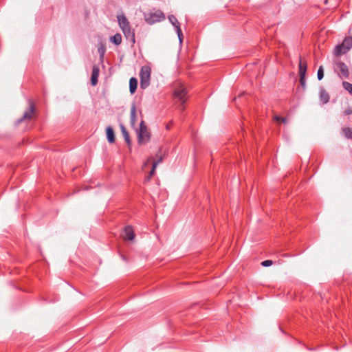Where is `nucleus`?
I'll use <instances>...</instances> for the list:
<instances>
[{
    "mask_svg": "<svg viewBox=\"0 0 352 352\" xmlns=\"http://www.w3.org/2000/svg\"><path fill=\"white\" fill-rule=\"evenodd\" d=\"M138 142L139 144H144L150 140L151 133L145 124L144 120L140 124V129L137 131Z\"/></svg>",
    "mask_w": 352,
    "mask_h": 352,
    "instance_id": "nucleus-1",
    "label": "nucleus"
},
{
    "mask_svg": "<svg viewBox=\"0 0 352 352\" xmlns=\"http://www.w3.org/2000/svg\"><path fill=\"white\" fill-rule=\"evenodd\" d=\"M151 69L148 66H144L140 69V87L142 89L147 88L150 85Z\"/></svg>",
    "mask_w": 352,
    "mask_h": 352,
    "instance_id": "nucleus-2",
    "label": "nucleus"
},
{
    "mask_svg": "<svg viewBox=\"0 0 352 352\" xmlns=\"http://www.w3.org/2000/svg\"><path fill=\"white\" fill-rule=\"evenodd\" d=\"M186 94L187 91L186 88L182 85L176 87L173 91L174 99L178 100L179 102H181L182 106H183L187 100ZM184 109V107H182V109L183 110Z\"/></svg>",
    "mask_w": 352,
    "mask_h": 352,
    "instance_id": "nucleus-3",
    "label": "nucleus"
},
{
    "mask_svg": "<svg viewBox=\"0 0 352 352\" xmlns=\"http://www.w3.org/2000/svg\"><path fill=\"white\" fill-rule=\"evenodd\" d=\"M28 109L24 112L23 116L16 121V124H19L23 121L30 120L35 114V104L32 100H28Z\"/></svg>",
    "mask_w": 352,
    "mask_h": 352,
    "instance_id": "nucleus-4",
    "label": "nucleus"
},
{
    "mask_svg": "<svg viewBox=\"0 0 352 352\" xmlns=\"http://www.w3.org/2000/svg\"><path fill=\"white\" fill-rule=\"evenodd\" d=\"M164 19V14L160 10H157L155 12H151L147 16H146L145 20L148 23L153 24L156 22L161 21Z\"/></svg>",
    "mask_w": 352,
    "mask_h": 352,
    "instance_id": "nucleus-5",
    "label": "nucleus"
},
{
    "mask_svg": "<svg viewBox=\"0 0 352 352\" xmlns=\"http://www.w3.org/2000/svg\"><path fill=\"white\" fill-rule=\"evenodd\" d=\"M336 69L338 71L339 75L348 78L349 76V72L347 65L341 61L336 63Z\"/></svg>",
    "mask_w": 352,
    "mask_h": 352,
    "instance_id": "nucleus-6",
    "label": "nucleus"
},
{
    "mask_svg": "<svg viewBox=\"0 0 352 352\" xmlns=\"http://www.w3.org/2000/svg\"><path fill=\"white\" fill-rule=\"evenodd\" d=\"M124 36L126 39L131 41V43H135V38L134 30L131 28L130 25L122 28Z\"/></svg>",
    "mask_w": 352,
    "mask_h": 352,
    "instance_id": "nucleus-7",
    "label": "nucleus"
},
{
    "mask_svg": "<svg viewBox=\"0 0 352 352\" xmlns=\"http://www.w3.org/2000/svg\"><path fill=\"white\" fill-rule=\"evenodd\" d=\"M100 69L97 65H94L92 68V73L91 76V85L96 86L98 83V79L99 76Z\"/></svg>",
    "mask_w": 352,
    "mask_h": 352,
    "instance_id": "nucleus-8",
    "label": "nucleus"
},
{
    "mask_svg": "<svg viewBox=\"0 0 352 352\" xmlns=\"http://www.w3.org/2000/svg\"><path fill=\"white\" fill-rule=\"evenodd\" d=\"M122 237L125 240L131 241L135 237L134 231L131 226H126L125 227L123 233H122Z\"/></svg>",
    "mask_w": 352,
    "mask_h": 352,
    "instance_id": "nucleus-9",
    "label": "nucleus"
},
{
    "mask_svg": "<svg viewBox=\"0 0 352 352\" xmlns=\"http://www.w3.org/2000/svg\"><path fill=\"white\" fill-rule=\"evenodd\" d=\"M319 97H320V100L323 104H327L329 101V98H330L329 94L323 87H321L320 89Z\"/></svg>",
    "mask_w": 352,
    "mask_h": 352,
    "instance_id": "nucleus-10",
    "label": "nucleus"
},
{
    "mask_svg": "<svg viewBox=\"0 0 352 352\" xmlns=\"http://www.w3.org/2000/svg\"><path fill=\"white\" fill-rule=\"evenodd\" d=\"M107 138L109 143H113L115 142V134L113 128L109 126L106 129Z\"/></svg>",
    "mask_w": 352,
    "mask_h": 352,
    "instance_id": "nucleus-11",
    "label": "nucleus"
},
{
    "mask_svg": "<svg viewBox=\"0 0 352 352\" xmlns=\"http://www.w3.org/2000/svg\"><path fill=\"white\" fill-rule=\"evenodd\" d=\"M307 69V65L306 61H303L301 58H300L299 61V76H305Z\"/></svg>",
    "mask_w": 352,
    "mask_h": 352,
    "instance_id": "nucleus-12",
    "label": "nucleus"
},
{
    "mask_svg": "<svg viewBox=\"0 0 352 352\" xmlns=\"http://www.w3.org/2000/svg\"><path fill=\"white\" fill-rule=\"evenodd\" d=\"M137 116H136V107L135 104H133L131 107V124L134 126L136 122Z\"/></svg>",
    "mask_w": 352,
    "mask_h": 352,
    "instance_id": "nucleus-13",
    "label": "nucleus"
},
{
    "mask_svg": "<svg viewBox=\"0 0 352 352\" xmlns=\"http://www.w3.org/2000/svg\"><path fill=\"white\" fill-rule=\"evenodd\" d=\"M163 157L162 156L160 157L156 161H155L153 157L151 156L148 157L146 162L144 163L143 165V168L145 169L149 164H156V166H157V165L161 163Z\"/></svg>",
    "mask_w": 352,
    "mask_h": 352,
    "instance_id": "nucleus-14",
    "label": "nucleus"
},
{
    "mask_svg": "<svg viewBox=\"0 0 352 352\" xmlns=\"http://www.w3.org/2000/svg\"><path fill=\"white\" fill-rule=\"evenodd\" d=\"M118 21L121 28L130 25L128 19L124 15L118 16Z\"/></svg>",
    "mask_w": 352,
    "mask_h": 352,
    "instance_id": "nucleus-15",
    "label": "nucleus"
},
{
    "mask_svg": "<svg viewBox=\"0 0 352 352\" xmlns=\"http://www.w3.org/2000/svg\"><path fill=\"white\" fill-rule=\"evenodd\" d=\"M120 129L125 142L128 145H130L131 144V140L130 139L128 131L123 124H120Z\"/></svg>",
    "mask_w": 352,
    "mask_h": 352,
    "instance_id": "nucleus-16",
    "label": "nucleus"
},
{
    "mask_svg": "<svg viewBox=\"0 0 352 352\" xmlns=\"http://www.w3.org/2000/svg\"><path fill=\"white\" fill-rule=\"evenodd\" d=\"M138 86V80L135 78H131L129 80V91L131 94H134Z\"/></svg>",
    "mask_w": 352,
    "mask_h": 352,
    "instance_id": "nucleus-17",
    "label": "nucleus"
},
{
    "mask_svg": "<svg viewBox=\"0 0 352 352\" xmlns=\"http://www.w3.org/2000/svg\"><path fill=\"white\" fill-rule=\"evenodd\" d=\"M168 20L170 22V23L175 27V30L177 29V27H180V23H179L178 20L174 15H169Z\"/></svg>",
    "mask_w": 352,
    "mask_h": 352,
    "instance_id": "nucleus-18",
    "label": "nucleus"
},
{
    "mask_svg": "<svg viewBox=\"0 0 352 352\" xmlns=\"http://www.w3.org/2000/svg\"><path fill=\"white\" fill-rule=\"evenodd\" d=\"M111 41L116 45H118L122 42V36L120 34H116L111 38Z\"/></svg>",
    "mask_w": 352,
    "mask_h": 352,
    "instance_id": "nucleus-19",
    "label": "nucleus"
},
{
    "mask_svg": "<svg viewBox=\"0 0 352 352\" xmlns=\"http://www.w3.org/2000/svg\"><path fill=\"white\" fill-rule=\"evenodd\" d=\"M343 134L347 139H352V128L344 127L342 129Z\"/></svg>",
    "mask_w": 352,
    "mask_h": 352,
    "instance_id": "nucleus-20",
    "label": "nucleus"
},
{
    "mask_svg": "<svg viewBox=\"0 0 352 352\" xmlns=\"http://www.w3.org/2000/svg\"><path fill=\"white\" fill-rule=\"evenodd\" d=\"M152 164V168H151V170L149 174L145 178L146 181H149L155 173V169L157 168L156 164Z\"/></svg>",
    "mask_w": 352,
    "mask_h": 352,
    "instance_id": "nucleus-21",
    "label": "nucleus"
},
{
    "mask_svg": "<svg viewBox=\"0 0 352 352\" xmlns=\"http://www.w3.org/2000/svg\"><path fill=\"white\" fill-rule=\"evenodd\" d=\"M342 87L352 95V84L351 83L346 82V81H343Z\"/></svg>",
    "mask_w": 352,
    "mask_h": 352,
    "instance_id": "nucleus-22",
    "label": "nucleus"
},
{
    "mask_svg": "<svg viewBox=\"0 0 352 352\" xmlns=\"http://www.w3.org/2000/svg\"><path fill=\"white\" fill-rule=\"evenodd\" d=\"M317 76L319 80L322 79L324 76V69L322 66L319 67Z\"/></svg>",
    "mask_w": 352,
    "mask_h": 352,
    "instance_id": "nucleus-23",
    "label": "nucleus"
},
{
    "mask_svg": "<svg viewBox=\"0 0 352 352\" xmlns=\"http://www.w3.org/2000/svg\"><path fill=\"white\" fill-rule=\"evenodd\" d=\"M175 30H176V32L177 34L179 42L182 43V41H183V34H182L181 28L180 27H177V29Z\"/></svg>",
    "mask_w": 352,
    "mask_h": 352,
    "instance_id": "nucleus-24",
    "label": "nucleus"
},
{
    "mask_svg": "<svg viewBox=\"0 0 352 352\" xmlns=\"http://www.w3.org/2000/svg\"><path fill=\"white\" fill-rule=\"evenodd\" d=\"M274 119L276 121V122H283V123H285L286 122V118H282L281 116H275L274 117Z\"/></svg>",
    "mask_w": 352,
    "mask_h": 352,
    "instance_id": "nucleus-25",
    "label": "nucleus"
},
{
    "mask_svg": "<svg viewBox=\"0 0 352 352\" xmlns=\"http://www.w3.org/2000/svg\"><path fill=\"white\" fill-rule=\"evenodd\" d=\"M299 81H300V83L301 86L302 87V88L305 89V87H306L305 76H300Z\"/></svg>",
    "mask_w": 352,
    "mask_h": 352,
    "instance_id": "nucleus-26",
    "label": "nucleus"
},
{
    "mask_svg": "<svg viewBox=\"0 0 352 352\" xmlns=\"http://www.w3.org/2000/svg\"><path fill=\"white\" fill-rule=\"evenodd\" d=\"M273 264V261L271 260H265L261 263V265L263 267H269Z\"/></svg>",
    "mask_w": 352,
    "mask_h": 352,
    "instance_id": "nucleus-27",
    "label": "nucleus"
},
{
    "mask_svg": "<svg viewBox=\"0 0 352 352\" xmlns=\"http://www.w3.org/2000/svg\"><path fill=\"white\" fill-rule=\"evenodd\" d=\"M344 44H346L348 45L347 48L349 49L352 46V38H349L348 39H345Z\"/></svg>",
    "mask_w": 352,
    "mask_h": 352,
    "instance_id": "nucleus-28",
    "label": "nucleus"
},
{
    "mask_svg": "<svg viewBox=\"0 0 352 352\" xmlns=\"http://www.w3.org/2000/svg\"><path fill=\"white\" fill-rule=\"evenodd\" d=\"M351 114H352V107L349 106L347 107V109L344 110V116H349V115H351Z\"/></svg>",
    "mask_w": 352,
    "mask_h": 352,
    "instance_id": "nucleus-29",
    "label": "nucleus"
},
{
    "mask_svg": "<svg viewBox=\"0 0 352 352\" xmlns=\"http://www.w3.org/2000/svg\"><path fill=\"white\" fill-rule=\"evenodd\" d=\"M342 46V45H337L336 47V50L337 51L338 54H340L341 52Z\"/></svg>",
    "mask_w": 352,
    "mask_h": 352,
    "instance_id": "nucleus-30",
    "label": "nucleus"
},
{
    "mask_svg": "<svg viewBox=\"0 0 352 352\" xmlns=\"http://www.w3.org/2000/svg\"><path fill=\"white\" fill-rule=\"evenodd\" d=\"M98 52H99V53L100 54V55H101L102 56H103V54H104V49H103V48H102V47H101V48H99V49H98Z\"/></svg>",
    "mask_w": 352,
    "mask_h": 352,
    "instance_id": "nucleus-31",
    "label": "nucleus"
},
{
    "mask_svg": "<svg viewBox=\"0 0 352 352\" xmlns=\"http://www.w3.org/2000/svg\"><path fill=\"white\" fill-rule=\"evenodd\" d=\"M171 124H172V122H170V124H167V126H166V129H169V127H170V125H171Z\"/></svg>",
    "mask_w": 352,
    "mask_h": 352,
    "instance_id": "nucleus-32",
    "label": "nucleus"
},
{
    "mask_svg": "<svg viewBox=\"0 0 352 352\" xmlns=\"http://www.w3.org/2000/svg\"><path fill=\"white\" fill-rule=\"evenodd\" d=\"M243 94H244V93H243V94H241L239 95V97H241Z\"/></svg>",
    "mask_w": 352,
    "mask_h": 352,
    "instance_id": "nucleus-33",
    "label": "nucleus"
}]
</instances>
